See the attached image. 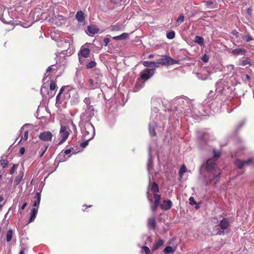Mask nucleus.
Returning a JSON list of instances; mask_svg holds the SVG:
<instances>
[{
	"label": "nucleus",
	"instance_id": "61",
	"mask_svg": "<svg viewBox=\"0 0 254 254\" xmlns=\"http://www.w3.org/2000/svg\"><path fill=\"white\" fill-rule=\"evenodd\" d=\"M26 206H27V203L26 202L24 203L23 204V205H22V206L21 207V209L22 210L24 209Z\"/></svg>",
	"mask_w": 254,
	"mask_h": 254
},
{
	"label": "nucleus",
	"instance_id": "24",
	"mask_svg": "<svg viewBox=\"0 0 254 254\" xmlns=\"http://www.w3.org/2000/svg\"><path fill=\"white\" fill-rule=\"evenodd\" d=\"M57 66L55 64L52 65L50 66L47 69L45 76H46V77L49 76V72H55L57 71Z\"/></svg>",
	"mask_w": 254,
	"mask_h": 254
},
{
	"label": "nucleus",
	"instance_id": "60",
	"mask_svg": "<svg viewBox=\"0 0 254 254\" xmlns=\"http://www.w3.org/2000/svg\"><path fill=\"white\" fill-rule=\"evenodd\" d=\"M212 4H213V2L211 1H206V4L207 6H210Z\"/></svg>",
	"mask_w": 254,
	"mask_h": 254
},
{
	"label": "nucleus",
	"instance_id": "21",
	"mask_svg": "<svg viewBox=\"0 0 254 254\" xmlns=\"http://www.w3.org/2000/svg\"><path fill=\"white\" fill-rule=\"evenodd\" d=\"M129 37V34L127 33H123L119 36H117L113 37L114 40H125L128 39Z\"/></svg>",
	"mask_w": 254,
	"mask_h": 254
},
{
	"label": "nucleus",
	"instance_id": "35",
	"mask_svg": "<svg viewBox=\"0 0 254 254\" xmlns=\"http://www.w3.org/2000/svg\"><path fill=\"white\" fill-rule=\"evenodd\" d=\"M175 36V33L174 31H171L167 33V38L169 39H173Z\"/></svg>",
	"mask_w": 254,
	"mask_h": 254
},
{
	"label": "nucleus",
	"instance_id": "31",
	"mask_svg": "<svg viewBox=\"0 0 254 254\" xmlns=\"http://www.w3.org/2000/svg\"><path fill=\"white\" fill-rule=\"evenodd\" d=\"M185 20V17L183 14H181L176 19V23L178 25H179L181 23L183 22Z\"/></svg>",
	"mask_w": 254,
	"mask_h": 254
},
{
	"label": "nucleus",
	"instance_id": "12",
	"mask_svg": "<svg viewBox=\"0 0 254 254\" xmlns=\"http://www.w3.org/2000/svg\"><path fill=\"white\" fill-rule=\"evenodd\" d=\"M64 22V17L61 15H57L54 16V17H52V23L56 25L57 26H60Z\"/></svg>",
	"mask_w": 254,
	"mask_h": 254
},
{
	"label": "nucleus",
	"instance_id": "62",
	"mask_svg": "<svg viewBox=\"0 0 254 254\" xmlns=\"http://www.w3.org/2000/svg\"><path fill=\"white\" fill-rule=\"evenodd\" d=\"M112 30H114V31L117 30H118L117 27L115 25L113 26L112 28Z\"/></svg>",
	"mask_w": 254,
	"mask_h": 254
},
{
	"label": "nucleus",
	"instance_id": "34",
	"mask_svg": "<svg viewBox=\"0 0 254 254\" xmlns=\"http://www.w3.org/2000/svg\"><path fill=\"white\" fill-rule=\"evenodd\" d=\"M163 251L165 254H170L173 252L174 250L172 247L167 246L165 248Z\"/></svg>",
	"mask_w": 254,
	"mask_h": 254
},
{
	"label": "nucleus",
	"instance_id": "17",
	"mask_svg": "<svg viewBox=\"0 0 254 254\" xmlns=\"http://www.w3.org/2000/svg\"><path fill=\"white\" fill-rule=\"evenodd\" d=\"M99 29L93 26H88L87 28L86 33L90 36H92L98 33Z\"/></svg>",
	"mask_w": 254,
	"mask_h": 254
},
{
	"label": "nucleus",
	"instance_id": "36",
	"mask_svg": "<svg viewBox=\"0 0 254 254\" xmlns=\"http://www.w3.org/2000/svg\"><path fill=\"white\" fill-rule=\"evenodd\" d=\"M187 171V169L184 165H182L179 170V175L181 177H182L184 173Z\"/></svg>",
	"mask_w": 254,
	"mask_h": 254
},
{
	"label": "nucleus",
	"instance_id": "63",
	"mask_svg": "<svg viewBox=\"0 0 254 254\" xmlns=\"http://www.w3.org/2000/svg\"><path fill=\"white\" fill-rule=\"evenodd\" d=\"M64 88L63 87L60 89V92L59 93V94H61L62 93V92L64 91Z\"/></svg>",
	"mask_w": 254,
	"mask_h": 254
},
{
	"label": "nucleus",
	"instance_id": "2",
	"mask_svg": "<svg viewBox=\"0 0 254 254\" xmlns=\"http://www.w3.org/2000/svg\"><path fill=\"white\" fill-rule=\"evenodd\" d=\"M81 130L85 139H92L95 134V128L90 122H79Z\"/></svg>",
	"mask_w": 254,
	"mask_h": 254
},
{
	"label": "nucleus",
	"instance_id": "47",
	"mask_svg": "<svg viewBox=\"0 0 254 254\" xmlns=\"http://www.w3.org/2000/svg\"><path fill=\"white\" fill-rule=\"evenodd\" d=\"M142 86H143V85L142 84H140L138 82H137L135 85V88H137V89H135V92L137 91L139 89L142 88Z\"/></svg>",
	"mask_w": 254,
	"mask_h": 254
},
{
	"label": "nucleus",
	"instance_id": "40",
	"mask_svg": "<svg viewBox=\"0 0 254 254\" xmlns=\"http://www.w3.org/2000/svg\"><path fill=\"white\" fill-rule=\"evenodd\" d=\"M18 168V165L14 164L13 165L11 170L9 171L10 174H13Z\"/></svg>",
	"mask_w": 254,
	"mask_h": 254
},
{
	"label": "nucleus",
	"instance_id": "54",
	"mask_svg": "<svg viewBox=\"0 0 254 254\" xmlns=\"http://www.w3.org/2000/svg\"><path fill=\"white\" fill-rule=\"evenodd\" d=\"M236 39V41L238 43H239L241 41V38H244V35H242L241 36H240V35H239V38H235Z\"/></svg>",
	"mask_w": 254,
	"mask_h": 254
},
{
	"label": "nucleus",
	"instance_id": "4",
	"mask_svg": "<svg viewBox=\"0 0 254 254\" xmlns=\"http://www.w3.org/2000/svg\"><path fill=\"white\" fill-rule=\"evenodd\" d=\"M95 110L93 106H87L85 111L80 115V122H90L91 118L94 116Z\"/></svg>",
	"mask_w": 254,
	"mask_h": 254
},
{
	"label": "nucleus",
	"instance_id": "43",
	"mask_svg": "<svg viewBox=\"0 0 254 254\" xmlns=\"http://www.w3.org/2000/svg\"><path fill=\"white\" fill-rule=\"evenodd\" d=\"M142 249L144 251L145 254H151L150 249L146 246H143Z\"/></svg>",
	"mask_w": 254,
	"mask_h": 254
},
{
	"label": "nucleus",
	"instance_id": "53",
	"mask_svg": "<svg viewBox=\"0 0 254 254\" xmlns=\"http://www.w3.org/2000/svg\"><path fill=\"white\" fill-rule=\"evenodd\" d=\"M48 148V145H47V146H45V149H44V150H43V151L41 153V154H40V156L41 157H42L44 155V153L46 152V150H47Z\"/></svg>",
	"mask_w": 254,
	"mask_h": 254
},
{
	"label": "nucleus",
	"instance_id": "1",
	"mask_svg": "<svg viewBox=\"0 0 254 254\" xmlns=\"http://www.w3.org/2000/svg\"><path fill=\"white\" fill-rule=\"evenodd\" d=\"M213 153L214 158L209 159L206 162L205 177L209 182L216 184L219 181L221 174L220 170L216 167V158L220 156V152L214 149Z\"/></svg>",
	"mask_w": 254,
	"mask_h": 254
},
{
	"label": "nucleus",
	"instance_id": "56",
	"mask_svg": "<svg viewBox=\"0 0 254 254\" xmlns=\"http://www.w3.org/2000/svg\"><path fill=\"white\" fill-rule=\"evenodd\" d=\"M89 82L90 83V84L91 85H92L93 86V88H94L97 87V86H94V81H93V79H89Z\"/></svg>",
	"mask_w": 254,
	"mask_h": 254
},
{
	"label": "nucleus",
	"instance_id": "30",
	"mask_svg": "<svg viewBox=\"0 0 254 254\" xmlns=\"http://www.w3.org/2000/svg\"><path fill=\"white\" fill-rule=\"evenodd\" d=\"M13 231L12 230H9L6 233V241L7 242H10L12 238Z\"/></svg>",
	"mask_w": 254,
	"mask_h": 254
},
{
	"label": "nucleus",
	"instance_id": "15",
	"mask_svg": "<svg viewBox=\"0 0 254 254\" xmlns=\"http://www.w3.org/2000/svg\"><path fill=\"white\" fill-rule=\"evenodd\" d=\"M147 198H148L150 203L151 204V210L153 212H155L159 205V203H156V202H154V204H152L153 201H152V197H151V195L150 194V193H149V192H147Z\"/></svg>",
	"mask_w": 254,
	"mask_h": 254
},
{
	"label": "nucleus",
	"instance_id": "26",
	"mask_svg": "<svg viewBox=\"0 0 254 254\" xmlns=\"http://www.w3.org/2000/svg\"><path fill=\"white\" fill-rule=\"evenodd\" d=\"M164 243V241L162 240H159L155 244H154L152 247V251H155L158 249L161 246H162Z\"/></svg>",
	"mask_w": 254,
	"mask_h": 254
},
{
	"label": "nucleus",
	"instance_id": "29",
	"mask_svg": "<svg viewBox=\"0 0 254 254\" xmlns=\"http://www.w3.org/2000/svg\"><path fill=\"white\" fill-rule=\"evenodd\" d=\"M239 64L242 66H246L247 65H251V63L245 58H242L240 61Z\"/></svg>",
	"mask_w": 254,
	"mask_h": 254
},
{
	"label": "nucleus",
	"instance_id": "9",
	"mask_svg": "<svg viewBox=\"0 0 254 254\" xmlns=\"http://www.w3.org/2000/svg\"><path fill=\"white\" fill-rule=\"evenodd\" d=\"M154 74V69L152 68L145 69L144 70H142L140 73V77L145 80H147L149 78L151 77Z\"/></svg>",
	"mask_w": 254,
	"mask_h": 254
},
{
	"label": "nucleus",
	"instance_id": "46",
	"mask_svg": "<svg viewBox=\"0 0 254 254\" xmlns=\"http://www.w3.org/2000/svg\"><path fill=\"white\" fill-rule=\"evenodd\" d=\"M85 140V141L82 142L80 144L81 146L83 148H84L87 146V145L88 144L89 141L90 140L88 139Z\"/></svg>",
	"mask_w": 254,
	"mask_h": 254
},
{
	"label": "nucleus",
	"instance_id": "58",
	"mask_svg": "<svg viewBox=\"0 0 254 254\" xmlns=\"http://www.w3.org/2000/svg\"><path fill=\"white\" fill-rule=\"evenodd\" d=\"M19 152L20 154L23 155L25 152V148L24 147H21L20 149Z\"/></svg>",
	"mask_w": 254,
	"mask_h": 254
},
{
	"label": "nucleus",
	"instance_id": "5",
	"mask_svg": "<svg viewBox=\"0 0 254 254\" xmlns=\"http://www.w3.org/2000/svg\"><path fill=\"white\" fill-rule=\"evenodd\" d=\"M229 226V219L228 218L222 219L219 221L218 225L215 226V229L217 231L216 235H224L225 234L224 230H226Z\"/></svg>",
	"mask_w": 254,
	"mask_h": 254
},
{
	"label": "nucleus",
	"instance_id": "33",
	"mask_svg": "<svg viewBox=\"0 0 254 254\" xmlns=\"http://www.w3.org/2000/svg\"><path fill=\"white\" fill-rule=\"evenodd\" d=\"M151 189L154 192H157L159 191L158 186L155 182L152 184Z\"/></svg>",
	"mask_w": 254,
	"mask_h": 254
},
{
	"label": "nucleus",
	"instance_id": "23",
	"mask_svg": "<svg viewBox=\"0 0 254 254\" xmlns=\"http://www.w3.org/2000/svg\"><path fill=\"white\" fill-rule=\"evenodd\" d=\"M38 212V208H32L31 212V215L29 220V223H31L33 221L36 217V214Z\"/></svg>",
	"mask_w": 254,
	"mask_h": 254
},
{
	"label": "nucleus",
	"instance_id": "52",
	"mask_svg": "<svg viewBox=\"0 0 254 254\" xmlns=\"http://www.w3.org/2000/svg\"><path fill=\"white\" fill-rule=\"evenodd\" d=\"M103 42L104 43V45L107 46L108 43L110 42V39L108 38H105L103 40Z\"/></svg>",
	"mask_w": 254,
	"mask_h": 254
},
{
	"label": "nucleus",
	"instance_id": "37",
	"mask_svg": "<svg viewBox=\"0 0 254 254\" xmlns=\"http://www.w3.org/2000/svg\"><path fill=\"white\" fill-rule=\"evenodd\" d=\"M28 137V131L26 130L24 131V135L22 136L21 137V139L19 143H20L21 141H26Z\"/></svg>",
	"mask_w": 254,
	"mask_h": 254
},
{
	"label": "nucleus",
	"instance_id": "57",
	"mask_svg": "<svg viewBox=\"0 0 254 254\" xmlns=\"http://www.w3.org/2000/svg\"><path fill=\"white\" fill-rule=\"evenodd\" d=\"M79 56V61L82 64L83 63L84 61V58H83L81 56Z\"/></svg>",
	"mask_w": 254,
	"mask_h": 254
},
{
	"label": "nucleus",
	"instance_id": "38",
	"mask_svg": "<svg viewBox=\"0 0 254 254\" xmlns=\"http://www.w3.org/2000/svg\"><path fill=\"white\" fill-rule=\"evenodd\" d=\"M153 196L154 198V202H156V203H160L161 196L157 193H154Z\"/></svg>",
	"mask_w": 254,
	"mask_h": 254
},
{
	"label": "nucleus",
	"instance_id": "39",
	"mask_svg": "<svg viewBox=\"0 0 254 254\" xmlns=\"http://www.w3.org/2000/svg\"><path fill=\"white\" fill-rule=\"evenodd\" d=\"M96 65V63L94 61H90L87 65V68H92L94 67Z\"/></svg>",
	"mask_w": 254,
	"mask_h": 254
},
{
	"label": "nucleus",
	"instance_id": "44",
	"mask_svg": "<svg viewBox=\"0 0 254 254\" xmlns=\"http://www.w3.org/2000/svg\"><path fill=\"white\" fill-rule=\"evenodd\" d=\"M83 102L87 105V106H91L90 105V99L89 98H88V97L85 98L83 100Z\"/></svg>",
	"mask_w": 254,
	"mask_h": 254
},
{
	"label": "nucleus",
	"instance_id": "50",
	"mask_svg": "<svg viewBox=\"0 0 254 254\" xmlns=\"http://www.w3.org/2000/svg\"><path fill=\"white\" fill-rule=\"evenodd\" d=\"M209 135L207 133H204L202 135L201 139L204 140L205 141L208 139V137Z\"/></svg>",
	"mask_w": 254,
	"mask_h": 254
},
{
	"label": "nucleus",
	"instance_id": "10",
	"mask_svg": "<svg viewBox=\"0 0 254 254\" xmlns=\"http://www.w3.org/2000/svg\"><path fill=\"white\" fill-rule=\"evenodd\" d=\"M235 164L240 169H242L245 165H254V158H250L247 161L237 159L235 161Z\"/></svg>",
	"mask_w": 254,
	"mask_h": 254
},
{
	"label": "nucleus",
	"instance_id": "11",
	"mask_svg": "<svg viewBox=\"0 0 254 254\" xmlns=\"http://www.w3.org/2000/svg\"><path fill=\"white\" fill-rule=\"evenodd\" d=\"M52 133L49 131H44L41 133L39 135V137L40 140L44 141L50 140L52 139Z\"/></svg>",
	"mask_w": 254,
	"mask_h": 254
},
{
	"label": "nucleus",
	"instance_id": "27",
	"mask_svg": "<svg viewBox=\"0 0 254 254\" xmlns=\"http://www.w3.org/2000/svg\"><path fill=\"white\" fill-rule=\"evenodd\" d=\"M232 54L234 55H244L246 53V50L244 49H235L232 50Z\"/></svg>",
	"mask_w": 254,
	"mask_h": 254
},
{
	"label": "nucleus",
	"instance_id": "20",
	"mask_svg": "<svg viewBox=\"0 0 254 254\" xmlns=\"http://www.w3.org/2000/svg\"><path fill=\"white\" fill-rule=\"evenodd\" d=\"M157 124L155 122L151 123L149 124V131L151 136H154L156 135L155 128Z\"/></svg>",
	"mask_w": 254,
	"mask_h": 254
},
{
	"label": "nucleus",
	"instance_id": "41",
	"mask_svg": "<svg viewBox=\"0 0 254 254\" xmlns=\"http://www.w3.org/2000/svg\"><path fill=\"white\" fill-rule=\"evenodd\" d=\"M243 80L246 82H247V81H250L251 78L250 76L248 74H244L242 76Z\"/></svg>",
	"mask_w": 254,
	"mask_h": 254
},
{
	"label": "nucleus",
	"instance_id": "6",
	"mask_svg": "<svg viewBox=\"0 0 254 254\" xmlns=\"http://www.w3.org/2000/svg\"><path fill=\"white\" fill-rule=\"evenodd\" d=\"M157 63L159 67L160 65H172L178 64V61L168 56H164L162 58L157 60Z\"/></svg>",
	"mask_w": 254,
	"mask_h": 254
},
{
	"label": "nucleus",
	"instance_id": "55",
	"mask_svg": "<svg viewBox=\"0 0 254 254\" xmlns=\"http://www.w3.org/2000/svg\"><path fill=\"white\" fill-rule=\"evenodd\" d=\"M71 125H72V129L73 130L74 132L75 133L77 132V130H76V127L75 125L72 122L71 123Z\"/></svg>",
	"mask_w": 254,
	"mask_h": 254
},
{
	"label": "nucleus",
	"instance_id": "3",
	"mask_svg": "<svg viewBox=\"0 0 254 254\" xmlns=\"http://www.w3.org/2000/svg\"><path fill=\"white\" fill-rule=\"evenodd\" d=\"M176 103L177 104L180 108L183 109L185 112L189 113L192 108L191 102L186 97H182L175 100Z\"/></svg>",
	"mask_w": 254,
	"mask_h": 254
},
{
	"label": "nucleus",
	"instance_id": "51",
	"mask_svg": "<svg viewBox=\"0 0 254 254\" xmlns=\"http://www.w3.org/2000/svg\"><path fill=\"white\" fill-rule=\"evenodd\" d=\"M208 59H209V58H208V56H207L206 54H205V55L203 56V57H202V60L204 62L206 63V62H208Z\"/></svg>",
	"mask_w": 254,
	"mask_h": 254
},
{
	"label": "nucleus",
	"instance_id": "7",
	"mask_svg": "<svg viewBox=\"0 0 254 254\" xmlns=\"http://www.w3.org/2000/svg\"><path fill=\"white\" fill-rule=\"evenodd\" d=\"M69 128L68 127L61 126L60 130V135L61 139L59 142V144H62L67 139L69 136Z\"/></svg>",
	"mask_w": 254,
	"mask_h": 254
},
{
	"label": "nucleus",
	"instance_id": "32",
	"mask_svg": "<svg viewBox=\"0 0 254 254\" xmlns=\"http://www.w3.org/2000/svg\"><path fill=\"white\" fill-rule=\"evenodd\" d=\"M194 41L196 43L200 44V45H203V38L201 37L196 36L194 38Z\"/></svg>",
	"mask_w": 254,
	"mask_h": 254
},
{
	"label": "nucleus",
	"instance_id": "13",
	"mask_svg": "<svg viewBox=\"0 0 254 254\" xmlns=\"http://www.w3.org/2000/svg\"><path fill=\"white\" fill-rule=\"evenodd\" d=\"M90 51L89 49L82 46L80 50L78 52V56H81L83 58H87L89 57Z\"/></svg>",
	"mask_w": 254,
	"mask_h": 254
},
{
	"label": "nucleus",
	"instance_id": "64",
	"mask_svg": "<svg viewBox=\"0 0 254 254\" xmlns=\"http://www.w3.org/2000/svg\"><path fill=\"white\" fill-rule=\"evenodd\" d=\"M154 55H153V54H150V55H149V56H148V58H149V59H152V58H154Z\"/></svg>",
	"mask_w": 254,
	"mask_h": 254
},
{
	"label": "nucleus",
	"instance_id": "8",
	"mask_svg": "<svg viewBox=\"0 0 254 254\" xmlns=\"http://www.w3.org/2000/svg\"><path fill=\"white\" fill-rule=\"evenodd\" d=\"M62 45L64 50L63 52H68V54L70 55L74 53V49L73 47L72 46L69 40H65L64 41H61L59 44V45Z\"/></svg>",
	"mask_w": 254,
	"mask_h": 254
},
{
	"label": "nucleus",
	"instance_id": "14",
	"mask_svg": "<svg viewBox=\"0 0 254 254\" xmlns=\"http://www.w3.org/2000/svg\"><path fill=\"white\" fill-rule=\"evenodd\" d=\"M76 19L79 23L82 25L85 24V17L84 13L82 11H78L75 15Z\"/></svg>",
	"mask_w": 254,
	"mask_h": 254
},
{
	"label": "nucleus",
	"instance_id": "48",
	"mask_svg": "<svg viewBox=\"0 0 254 254\" xmlns=\"http://www.w3.org/2000/svg\"><path fill=\"white\" fill-rule=\"evenodd\" d=\"M190 203L191 205H194L196 203V202L194 200V199L193 197L191 196L189 198Z\"/></svg>",
	"mask_w": 254,
	"mask_h": 254
},
{
	"label": "nucleus",
	"instance_id": "22",
	"mask_svg": "<svg viewBox=\"0 0 254 254\" xmlns=\"http://www.w3.org/2000/svg\"><path fill=\"white\" fill-rule=\"evenodd\" d=\"M153 167V161H152V157L151 153V148H149V157H148V161L147 163V169L148 172L150 173L151 169Z\"/></svg>",
	"mask_w": 254,
	"mask_h": 254
},
{
	"label": "nucleus",
	"instance_id": "19",
	"mask_svg": "<svg viewBox=\"0 0 254 254\" xmlns=\"http://www.w3.org/2000/svg\"><path fill=\"white\" fill-rule=\"evenodd\" d=\"M142 64L145 67H150L153 68L159 67V65L157 64V61L156 62L144 61Z\"/></svg>",
	"mask_w": 254,
	"mask_h": 254
},
{
	"label": "nucleus",
	"instance_id": "28",
	"mask_svg": "<svg viewBox=\"0 0 254 254\" xmlns=\"http://www.w3.org/2000/svg\"><path fill=\"white\" fill-rule=\"evenodd\" d=\"M24 176V173L22 171H21L19 173L18 175L16 176L15 182L16 185H18L21 180L22 179Z\"/></svg>",
	"mask_w": 254,
	"mask_h": 254
},
{
	"label": "nucleus",
	"instance_id": "16",
	"mask_svg": "<svg viewBox=\"0 0 254 254\" xmlns=\"http://www.w3.org/2000/svg\"><path fill=\"white\" fill-rule=\"evenodd\" d=\"M172 203L170 200H165L161 204L160 207L163 210H169L172 206Z\"/></svg>",
	"mask_w": 254,
	"mask_h": 254
},
{
	"label": "nucleus",
	"instance_id": "18",
	"mask_svg": "<svg viewBox=\"0 0 254 254\" xmlns=\"http://www.w3.org/2000/svg\"><path fill=\"white\" fill-rule=\"evenodd\" d=\"M34 200L33 201V206L35 207H37V208H38L39 205L40 200H41V194L40 192H36L35 194V196L33 198Z\"/></svg>",
	"mask_w": 254,
	"mask_h": 254
},
{
	"label": "nucleus",
	"instance_id": "45",
	"mask_svg": "<svg viewBox=\"0 0 254 254\" xmlns=\"http://www.w3.org/2000/svg\"><path fill=\"white\" fill-rule=\"evenodd\" d=\"M245 37L246 39V41L248 42L253 40V38L251 37V36L249 34H247L246 35L244 36V38Z\"/></svg>",
	"mask_w": 254,
	"mask_h": 254
},
{
	"label": "nucleus",
	"instance_id": "59",
	"mask_svg": "<svg viewBox=\"0 0 254 254\" xmlns=\"http://www.w3.org/2000/svg\"><path fill=\"white\" fill-rule=\"evenodd\" d=\"M71 152V150L70 149H66L64 152V153L65 154H69V153H70Z\"/></svg>",
	"mask_w": 254,
	"mask_h": 254
},
{
	"label": "nucleus",
	"instance_id": "49",
	"mask_svg": "<svg viewBox=\"0 0 254 254\" xmlns=\"http://www.w3.org/2000/svg\"><path fill=\"white\" fill-rule=\"evenodd\" d=\"M232 34L235 37V38H239V33L236 30H233L231 32Z\"/></svg>",
	"mask_w": 254,
	"mask_h": 254
},
{
	"label": "nucleus",
	"instance_id": "42",
	"mask_svg": "<svg viewBox=\"0 0 254 254\" xmlns=\"http://www.w3.org/2000/svg\"><path fill=\"white\" fill-rule=\"evenodd\" d=\"M56 88V83L53 81H51L50 85V89L51 90H54Z\"/></svg>",
	"mask_w": 254,
	"mask_h": 254
},
{
	"label": "nucleus",
	"instance_id": "25",
	"mask_svg": "<svg viewBox=\"0 0 254 254\" xmlns=\"http://www.w3.org/2000/svg\"><path fill=\"white\" fill-rule=\"evenodd\" d=\"M148 226L154 229L156 227V221L154 217L150 218L148 220Z\"/></svg>",
	"mask_w": 254,
	"mask_h": 254
}]
</instances>
